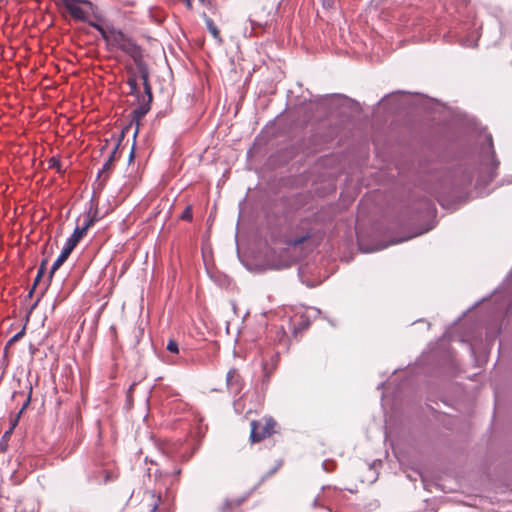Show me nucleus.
I'll return each instance as SVG.
<instances>
[{"mask_svg":"<svg viewBox=\"0 0 512 512\" xmlns=\"http://www.w3.org/2000/svg\"><path fill=\"white\" fill-rule=\"evenodd\" d=\"M94 219L91 218L89 215L84 218L82 226H76V228L73 231V234L77 235L81 239L87 232V230L93 225Z\"/></svg>","mask_w":512,"mask_h":512,"instance_id":"9b49d317","label":"nucleus"},{"mask_svg":"<svg viewBox=\"0 0 512 512\" xmlns=\"http://www.w3.org/2000/svg\"><path fill=\"white\" fill-rule=\"evenodd\" d=\"M139 131H140V130H138V129H135V130H134V133H133V138H134V139H135V138H136V136L138 135Z\"/></svg>","mask_w":512,"mask_h":512,"instance_id":"393cba45","label":"nucleus"},{"mask_svg":"<svg viewBox=\"0 0 512 512\" xmlns=\"http://www.w3.org/2000/svg\"><path fill=\"white\" fill-rule=\"evenodd\" d=\"M275 421L272 418H264L251 422L250 438L252 442H259L269 437L274 432Z\"/></svg>","mask_w":512,"mask_h":512,"instance_id":"39448f33","label":"nucleus"},{"mask_svg":"<svg viewBox=\"0 0 512 512\" xmlns=\"http://www.w3.org/2000/svg\"><path fill=\"white\" fill-rule=\"evenodd\" d=\"M126 131H127V130L121 129V137H122V138L125 136V132H126Z\"/></svg>","mask_w":512,"mask_h":512,"instance_id":"bb28decb","label":"nucleus"},{"mask_svg":"<svg viewBox=\"0 0 512 512\" xmlns=\"http://www.w3.org/2000/svg\"><path fill=\"white\" fill-rule=\"evenodd\" d=\"M84 4H85V5H90V2L85 1V2H84Z\"/></svg>","mask_w":512,"mask_h":512,"instance_id":"c85d7f7f","label":"nucleus"},{"mask_svg":"<svg viewBox=\"0 0 512 512\" xmlns=\"http://www.w3.org/2000/svg\"><path fill=\"white\" fill-rule=\"evenodd\" d=\"M141 79L143 81L144 92L138 95V84L135 77H130L127 81L130 93L134 94L137 98L138 106L131 112V121L125 128H131L133 125L135 128H139L141 125L140 119L149 111L150 103L152 101L151 87L148 83V75L145 71H141Z\"/></svg>","mask_w":512,"mask_h":512,"instance_id":"7ed1b4c3","label":"nucleus"},{"mask_svg":"<svg viewBox=\"0 0 512 512\" xmlns=\"http://www.w3.org/2000/svg\"><path fill=\"white\" fill-rule=\"evenodd\" d=\"M16 423H17V419L15 420V422L13 423V425L10 427V429H9V430H7V431L4 433V435H3V439L8 438V437L11 435V433H12V431H13V429H14V427H15Z\"/></svg>","mask_w":512,"mask_h":512,"instance_id":"aec40b11","label":"nucleus"},{"mask_svg":"<svg viewBox=\"0 0 512 512\" xmlns=\"http://www.w3.org/2000/svg\"><path fill=\"white\" fill-rule=\"evenodd\" d=\"M485 139L487 141V155L483 159V165L485 166L487 172H488V178L489 180H492L496 176V170L499 165V161L496 160L494 151L492 149V137L491 135H486Z\"/></svg>","mask_w":512,"mask_h":512,"instance_id":"0eeeda50","label":"nucleus"},{"mask_svg":"<svg viewBox=\"0 0 512 512\" xmlns=\"http://www.w3.org/2000/svg\"><path fill=\"white\" fill-rule=\"evenodd\" d=\"M80 241V238L78 237V234L75 235L72 233V235L66 240L62 251L58 258L54 261V263L51 266L50 272H49V278L52 277V275L55 273L56 270L59 269V267L67 260L71 252L74 250L78 242Z\"/></svg>","mask_w":512,"mask_h":512,"instance_id":"423d86ee","label":"nucleus"},{"mask_svg":"<svg viewBox=\"0 0 512 512\" xmlns=\"http://www.w3.org/2000/svg\"><path fill=\"white\" fill-rule=\"evenodd\" d=\"M188 5L190 6V0H187Z\"/></svg>","mask_w":512,"mask_h":512,"instance_id":"c756f323","label":"nucleus"},{"mask_svg":"<svg viewBox=\"0 0 512 512\" xmlns=\"http://www.w3.org/2000/svg\"><path fill=\"white\" fill-rule=\"evenodd\" d=\"M99 30L107 44L112 48L120 49L127 54H133L135 52V44L121 31L115 29L104 30L100 28Z\"/></svg>","mask_w":512,"mask_h":512,"instance_id":"20e7f679","label":"nucleus"},{"mask_svg":"<svg viewBox=\"0 0 512 512\" xmlns=\"http://www.w3.org/2000/svg\"><path fill=\"white\" fill-rule=\"evenodd\" d=\"M181 218L183 220L190 221L192 219V210L191 207H186V209L183 211Z\"/></svg>","mask_w":512,"mask_h":512,"instance_id":"f3484780","label":"nucleus"},{"mask_svg":"<svg viewBox=\"0 0 512 512\" xmlns=\"http://www.w3.org/2000/svg\"><path fill=\"white\" fill-rule=\"evenodd\" d=\"M116 149H117V146L113 149V151L110 153L108 159L106 160V162L103 164V167L101 170L98 171V174H97V178L103 183L106 181L107 179V176L106 174L111 171L112 169V165H113V161H114V156H115V153H116Z\"/></svg>","mask_w":512,"mask_h":512,"instance_id":"9d476101","label":"nucleus"},{"mask_svg":"<svg viewBox=\"0 0 512 512\" xmlns=\"http://www.w3.org/2000/svg\"><path fill=\"white\" fill-rule=\"evenodd\" d=\"M262 366H263V370H264V373H265V377L268 379L269 378V374H268V372H266V363H262Z\"/></svg>","mask_w":512,"mask_h":512,"instance_id":"4be33fe9","label":"nucleus"},{"mask_svg":"<svg viewBox=\"0 0 512 512\" xmlns=\"http://www.w3.org/2000/svg\"><path fill=\"white\" fill-rule=\"evenodd\" d=\"M166 348L171 353H178V344L174 340H170Z\"/></svg>","mask_w":512,"mask_h":512,"instance_id":"dca6fc26","label":"nucleus"},{"mask_svg":"<svg viewBox=\"0 0 512 512\" xmlns=\"http://www.w3.org/2000/svg\"><path fill=\"white\" fill-rule=\"evenodd\" d=\"M132 158H133V150L130 153V159H132Z\"/></svg>","mask_w":512,"mask_h":512,"instance_id":"cd10ccee","label":"nucleus"},{"mask_svg":"<svg viewBox=\"0 0 512 512\" xmlns=\"http://www.w3.org/2000/svg\"><path fill=\"white\" fill-rule=\"evenodd\" d=\"M44 270H45V261H43L41 263V266H40V268L38 270V273H37V275H36V277L34 279V286H36L38 284V282L40 281L41 277L44 274Z\"/></svg>","mask_w":512,"mask_h":512,"instance_id":"4468645a","label":"nucleus"},{"mask_svg":"<svg viewBox=\"0 0 512 512\" xmlns=\"http://www.w3.org/2000/svg\"><path fill=\"white\" fill-rule=\"evenodd\" d=\"M31 395H32V386L31 384L29 385V393H28V397H27V400L25 403H23V406L22 408L20 409L19 411V414H18V417L20 416V414L28 407L30 401H31Z\"/></svg>","mask_w":512,"mask_h":512,"instance_id":"2eb2a0df","label":"nucleus"},{"mask_svg":"<svg viewBox=\"0 0 512 512\" xmlns=\"http://www.w3.org/2000/svg\"><path fill=\"white\" fill-rule=\"evenodd\" d=\"M20 335H21V333L16 334V335H15V336L10 340V342H12V341H14V340L18 339V338L20 337Z\"/></svg>","mask_w":512,"mask_h":512,"instance_id":"b1692460","label":"nucleus"},{"mask_svg":"<svg viewBox=\"0 0 512 512\" xmlns=\"http://www.w3.org/2000/svg\"><path fill=\"white\" fill-rule=\"evenodd\" d=\"M324 8H331L333 6V0H322Z\"/></svg>","mask_w":512,"mask_h":512,"instance_id":"412c9836","label":"nucleus"},{"mask_svg":"<svg viewBox=\"0 0 512 512\" xmlns=\"http://www.w3.org/2000/svg\"><path fill=\"white\" fill-rule=\"evenodd\" d=\"M378 105L384 106L388 111L411 108L424 112H438L443 108V104L437 99L405 91L393 92L384 96Z\"/></svg>","mask_w":512,"mask_h":512,"instance_id":"f03ea898","label":"nucleus"},{"mask_svg":"<svg viewBox=\"0 0 512 512\" xmlns=\"http://www.w3.org/2000/svg\"><path fill=\"white\" fill-rule=\"evenodd\" d=\"M226 384L227 388L231 393L239 394L242 390V382L239 374L236 369H231L228 371L226 376Z\"/></svg>","mask_w":512,"mask_h":512,"instance_id":"6e6552de","label":"nucleus"},{"mask_svg":"<svg viewBox=\"0 0 512 512\" xmlns=\"http://www.w3.org/2000/svg\"><path fill=\"white\" fill-rule=\"evenodd\" d=\"M310 120H323L329 117L352 119L360 115L361 104L344 94H327L316 96L304 107Z\"/></svg>","mask_w":512,"mask_h":512,"instance_id":"f257e3e1","label":"nucleus"},{"mask_svg":"<svg viewBox=\"0 0 512 512\" xmlns=\"http://www.w3.org/2000/svg\"><path fill=\"white\" fill-rule=\"evenodd\" d=\"M288 266H289L288 262H282V263H279V264L271 265V268L272 269H276V270H280V269L286 268Z\"/></svg>","mask_w":512,"mask_h":512,"instance_id":"a211bd4d","label":"nucleus"},{"mask_svg":"<svg viewBox=\"0 0 512 512\" xmlns=\"http://www.w3.org/2000/svg\"><path fill=\"white\" fill-rule=\"evenodd\" d=\"M158 502L156 501L154 504H153V507H152V512H155V510L158 508Z\"/></svg>","mask_w":512,"mask_h":512,"instance_id":"5701e85b","label":"nucleus"},{"mask_svg":"<svg viewBox=\"0 0 512 512\" xmlns=\"http://www.w3.org/2000/svg\"><path fill=\"white\" fill-rule=\"evenodd\" d=\"M461 44L465 47H475L477 45L476 40L470 41V40H463Z\"/></svg>","mask_w":512,"mask_h":512,"instance_id":"6ab92c4d","label":"nucleus"},{"mask_svg":"<svg viewBox=\"0 0 512 512\" xmlns=\"http://www.w3.org/2000/svg\"><path fill=\"white\" fill-rule=\"evenodd\" d=\"M48 167L51 169H56L58 172H62V165L60 160L57 157H51L48 161Z\"/></svg>","mask_w":512,"mask_h":512,"instance_id":"ddd939ff","label":"nucleus"},{"mask_svg":"<svg viewBox=\"0 0 512 512\" xmlns=\"http://www.w3.org/2000/svg\"><path fill=\"white\" fill-rule=\"evenodd\" d=\"M205 24H206V27H207L208 31L213 36V38L219 44H221L222 43V38L220 36V32H219L218 28L216 27V25L213 23V21L210 18L206 17L205 18Z\"/></svg>","mask_w":512,"mask_h":512,"instance_id":"f8f14e48","label":"nucleus"},{"mask_svg":"<svg viewBox=\"0 0 512 512\" xmlns=\"http://www.w3.org/2000/svg\"><path fill=\"white\" fill-rule=\"evenodd\" d=\"M65 4L74 18L85 20L88 17V11L77 0H65Z\"/></svg>","mask_w":512,"mask_h":512,"instance_id":"1a4fd4ad","label":"nucleus"},{"mask_svg":"<svg viewBox=\"0 0 512 512\" xmlns=\"http://www.w3.org/2000/svg\"><path fill=\"white\" fill-rule=\"evenodd\" d=\"M317 506H318V498H315L313 501V507H317Z\"/></svg>","mask_w":512,"mask_h":512,"instance_id":"a878e982","label":"nucleus"}]
</instances>
